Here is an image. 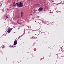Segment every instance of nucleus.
<instances>
[{"label": "nucleus", "instance_id": "1", "mask_svg": "<svg viewBox=\"0 0 64 64\" xmlns=\"http://www.w3.org/2000/svg\"><path fill=\"white\" fill-rule=\"evenodd\" d=\"M16 5L18 6L19 7H22V6H23V4L21 2H20V3L18 4V3H16Z\"/></svg>", "mask_w": 64, "mask_h": 64}, {"label": "nucleus", "instance_id": "2", "mask_svg": "<svg viewBox=\"0 0 64 64\" xmlns=\"http://www.w3.org/2000/svg\"><path fill=\"white\" fill-rule=\"evenodd\" d=\"M12 28H9V30H8L7 31V32L8 33H10V32L12 31Z\"/></svg>", "mask_w": 64, "mask_h": 64}, {"label": "nucleus", "instance_id": "3", "mask_svg": "<svg viewBox=\"0 0 64 64\" xmlns=\"http://www.w3.org/2000/svg\"><path fill=\"white\" fill-rule=\"evenodd\" d=\"M43 10V8H39V9L38 10V11H42Z\"/></svg>", "mask_w": 64, "mask_h": 64}, {"label": "nucleus", "instance_id": "4", "mask_svg": "<svg viewBox=\"0 0 64 64\" xmlns=\"http://www.w3.org/2000/svg\"><path fill=\"white\" fill-rule=\"evenodd\" d=\"M17 44V40H15L14 42V45H16Z\"/></svg>", "mask_w": 64, "mask_h": 64}, {"label": "nucleus", "instance_id": "5", "mask_svg": "<svg viewBox=\"0 0 64 64\" xmlns=\"http://www.w3.org/2000/svg\"><path fill=\"white\" fill-rule=\"evenodd\" d=\"M13 7L14 8L16 7V3L15 2H14L13 4Z\"/></svg>", "mask_w": 64, "mask_h": 64}, {"label": "nucleus", "instance_id": "6", "mask_svg": "<svg viewBox=\"0 0 64 64\" xmlns=\"http://www.w3.org/2000/svg\"><path fill=\"white\" fill-rule=\"evenodd\" d=\"M21 17H22V14H23V13L22 12H21Z\"/></svg>", "mask_w": 64, "mask_h": 64}, {"label": "nucleus", "instance_id": "7", "mask_svg": "<svg viewBox=\"0 0 64 64\" xmlns=\"http://www.w3.org/2000/svg\"><path fill=\"white\" fill-rule=\"evenodd\" d=\"M4 17H5V18H8V16H7V15L6 16H5Z\"/></svg>", "mask_w": 64, "mask_h": 64}, {"label": "nucleus", "instance_id": "8", "mask_svg": "<svg viewBox=\"0 0 64 64\" xmlns=\"http://www.w3.org/2000/svg\"><path fill=\"white\" fill-rule=\"evenodd\" d=\"M35 12H36V10H35L34 11V12H33L34 13Z\"/></svg>", "mask_w": 64, "mask_h": 64}, {"label": "nucleus", "instance_id": "9", "mask_svg": "<svg viewBox=\"0 0 64 64\" xmlns=\"http://www.w3.org/2000/svg\"><path fill=\"white\" fill-rule=\"evenodd\" d=\"M37 5H39V4H37Z\"/></svg>", "mask_w": 64, "mask_h": 64}, {"label": "nucleus", "instance_id": "10", "mask_svg": "<svg viewBox=\"0 0 64 64\" xmlns=\"http://www.w3.org/2000/svg\"><path fill=\"white\" fill-rule=\"evenodd\" d=\"M35 35H36V34Z\"/></svg>", "mask_w": 64, "mask_h": 64}, {"label": "nucleus", "instance_id": "11", "mask_svg": "<svg viewBox=\"0 0 64 64\" xmlns=\"http://www.w3.org/2000/svg\"><path fill=\"white\" fill-rule=\"evenodd\" d=\"M14 47H15V46H14Z\"/></svg>", "mask_w": 64, "mask_h": 64}, {"label": "nucleus", "instance_id": "12", "mask_svg": "<svg viewBox=\"0 0 64 64\" xmlns=\"http://www.w3.org/2000/svg\"><path fill=\"white\" fill-rule=\"evenodd\" d=\"M28 28H29V27H28Z\"/></svg>", "mask_w": 64, "mask_h": 64}]
</instances>
